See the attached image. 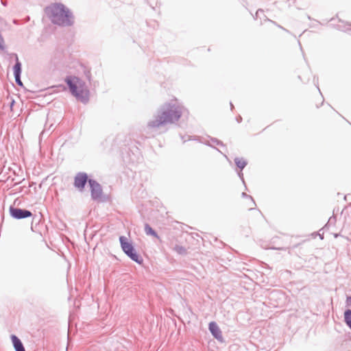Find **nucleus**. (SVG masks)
<instances>
[{
  "mask_svg": "<svg viewBox=\"0 0 351 351\" xmlns=\"http://www.w3.org/2000/svg\"><path fill=\"white\" fill-rule=\"evenodd\" d=\"M344 319L346 324L351 329V310L348 309L344 313Z\"/></svg>",
  "mask_w": 351,
  "mask_h": 351,
  "instance_id": "4468645a",
  "label": "nucleus"
},
{
  "mask_svg": "<svg viewBox=\"0 0 351 351\" xmlns=\"http://www.w3.org/2000/svg\"><path fill=\"white\" fill-rule=\"evenodd\" d=\"M239 176L241 178L243 182H244V179H243V173H239Z\"/></svg>",
  "mask_w": 351,
  "mask_h": 351,
  "instance_id": "6ab92c4d",
  "label": "nucleus"
},
{
  "mask_svg": "<svg viewBox=\"0 0 351 351\" xmlns=\"http://www.w3.org/2000/svg\"><path fill=\"white\" fill-rule=\"evenodd\" d=\"M45 13L51 23L59 26H71L73 24V16L62 3H53L45 8Z\"/></svg>",
  "mask_w": 351,
  "mask_h": 351,
  "instance_id": "f03ea898",
  "label": "nucleus"
},
{
  "mask_svg": "<svg viewBox=\"0 0 351 351\" xmlns=\"http://www.w3.org/2000/svg\"><path fill=\"white\" fill-rule=\"evenodd\" d=\"M14 78H15V82L16 83L20 86H23V82H21V75H18V76H14Z\"/></svg>",
  "mask_w": 351,
  "mask_h": 351,
  "instance_id": "dca6fc26",
  "label": "nucleus"
},
{
  "mask_svg": "<svg viewBox=\"0 0 351 351\" xmlns=\"http://www.w3.org/2000/svg\"><path fill=\"white\" fill-rule=\"evenodd\" d=\"M70 92L78 100L86 104L89 99V90L87 89L85 82L78 77L68 76L65 79Z\"/></svg>",
  "mask_w": 351,
  "mask_h": 351,
  "instance_id": "7ed1b4c3",
  "label": "nucleus"
},
{
  "mask_svg": "<svg viewBox=\"0 0 351 351\" xmlns=\"http://www.w3.org/2000/svg\"><path fill=\"white\" fill-rule=\"evenodd\" d=\"M173 249L176 252L180 255H185L187 253L186 248L182 245H176Z\"/></svg>",
  "mask_w": 351,
  "mask_h": 351,
  "instance_id": "ddd939ff",
  "label": "nucleus"
},
{
  "mask_svg": "<svg viewBox=\"0 0 351 351\" xmlns=\"http://www.w3.org/2000/svg\"><path fill=\"white\" fill-rule=\"evenodd\" d=\"M260 12H263V10H258L256 12V16H258V13H259Z\"/></svg>",
  "mask_w": 351,
  "mask_h": 351,
  "instance_id": "aec40b11",
  "label": "nucleus"
},
{
  "mask_svg": "<svg viewBox=\"0 0 351 351\" xmlns=\"http://www.w3.org/2000/svg\"><path fill=\"white\" fill-rule=\"evenodd\" d=\"M184 108L173 102H167L160 106L149 120L147 127L150 130H158L169 124L177 122L183 114Z\"/></svg>",
  "mask_w": 351,
  "mask_h": 351,
  "instance_id": "f257e3e1",
  "label": "nucleus"
},
{
  "mask_svg": "<svg viewBox=\"0 0 351 351\" xmlns=\"http://www.w3.org/2000/svg\"><path fill=\"white\" fill-rule=\"evenodd\" d=\"M11 339L16 351H25L21 341L16 335H12Z\"/></svg>",
  "mask_w": 351,
  "mask_h": 351,
  "instance_id": "1a4fd4ad",
  "label": "nucleus"
},
{
  "mask_svg": "<svg viewBox=\"0 0 351 351\" xmlns=\"http://www.w3.org/2000/svg\"><path fill=\"white\" fill-rule=\"evenodd\" d=\"M211 141L217 145H220V146L224 145L221 141L217 140V138H211Z\"/></svg>",
  "mask_w": 351,
  "mask_h": 351,
  "instance_id": "f3484780",
  "label": "nucleus"
},
{
  "mask_svg": "<svg viewBox=\"0 0 351 351\" xmlns=\"http://www.w3.org/2000/svg\"><path fill=\"white\" fill-rule=\"evenodd\" d=\"M119 241L122 250L128 257L138 264L142 263V258L136 253L132 243L128 242L125 237L121 236L119 237Z\"/></svg>",
  "mask_w": 351,
  "mask_h": 351,
  "instance_id": "20e7f679",
  "label": "nucleus"
},
{
  "mask_svg": "<svg viewBox=\"0 0 351 351\" xmlns=\"http://www.w3.org/2000/svg\"><path fill=\"white\" fill-rule=\"evenodd\" d=\"M10 213L13 218L16 219H25L32 216L31 211L13 206H10Z\"/></svg>",
  "mask_w": 351,
  "mask_h": 351,
  "instance_id": "423d86ee",
  "label": "nucleus"
},
{
  "mask_svg": "<svg viewBox=\"0 0 351 351\" xmlns=\"http://www.w3.org/2000/svg\"><path fill=\"white\" fill-rule=\"evenodd\" d=\"M346 306H351V296L347 297V299H346Z\"/></svg>",
  "mask_w": 351,
  "mask_h": 351,
  "instance_id": "a211bd4d",
  "label": "nucleus"
},
{
  "mask_svg": "<svg viewBox=\"0 0 351 351\" xmlns=\"http://www.w3.org/2000/svg\"><path fill=\"white\" fill-rule=\"evenodd\" d=\"M88 182V176L86 173L79 172L74 178V186L80 191H83L86 182Z\"/></svg>",
  "mask_w": 351,
  "mask_h": 351,
  "instance_id": "0eeeda50",
  "label": "nucleus"
},
{
  "mask_svg": "<svg viewBox=\"0 0 351 351\" xmlns=\"http://www.w3.org/2000/svg\"><path fill=\"white\" fill-rule=\"evenodd\" d=\"M234 162L236 165L241 169H243L247 165V162L243 158H236L234 159Z\"/></svg>",
  "mask_w": 351,
  "mask_h": 351,
  "instance_id": "f8f14e48",
  "label": "nucleus"
},
{
  "mask_svg": "<svg viewBox=\"0 0 351 351\" xmlns=\"http://www.w3.org/2000/svg\"><path fill=\"white\" fill-rule=\"evenodd\" d=\"M145 232L147 235H152L156 238H159L156 232L147 223L145 225Z\"/></svg>",
  "mask_w": 351,
  "mask_h": 351,
  "instance_id": "9b49d317",
  "label": "nucleus"
},
{
  "mask_svg": "<svg viewBox=\"0 0 351 351\" xmlns=\"http://www.w3.org/2000/svg\"><path fill=\"white\" fill-rule=\"evenodd\" d=\"M242 195V197H246V198H249V199H250V200H251L252 203L253 204V205H254V206L255 205V202H254V200L253 199V198H252V196H250V195H247V193H244V192H243V193H242V195Z\"/></svg>",
  "mask_w": 351,
  "mask_h": 351,
  "instance_id": "2eb2a0df",
  "label": "nucleus"
},
{
  "mask_svg": "<svg viewBox=\"0 0 351 351\" xmlns=\"http://www.w3.org/2000/svg\"><path fill=\"white\" fill-rule=\"evenodd\" d=\"M88 184L90 188L91 197L94 200H98L102 195L101 186L95 180L89 179Z\"/></svg>",
  "mask_w": 351,
  "mask_h": 351,
  "instance_id": "39448f33",
  "label": "nucleus"
},
{
  "mask_svg": "<svg viewBox=\"0 0 351 351\" xmlns=\"http://www.w3.org/2000/svg\"><path fill=\"white\" fill-rule=\"evenodd\" d=\"M14 101L12 100V102H11V104H10L11 107L14 105Z\"/></svg>",
  "mask_w": 351,
  "mask_h": 351,
  "instance_id": "4be33fe9",
  "label": "nucleus"
},
{
  "mask_svg": "<svg viewBox=\"0 0 351 351\" xmlns=\"http://www.w3.org/2000/svg\"><path fill=\"white\" fill-rule=\"evenodd\" d=\"M208 328L210 332L215 339L220 341L223 340L221 331L219 328L218 325L215 322H211L209 324Z\"/></svg>",
  "mask_w": 351,
  "mask_h": 351,
  "instance_id": "6e6552de",
  "label": "nucleus"
},
{
  "mask_svg": "<svg viewBox=\"0 0 351 351\" xmlns=\"http://www.w3.org/2000/svg\"><path fill=\"white\" fill-rule=\"evenodd\" d=\"M241 119H242V118H241V117H239V118H238V119H237V121H238L239 122H240V121H241Z\"/></svg>",
  "mask_w": 351,
  "mask_h": 351,
  "instance_id": "412c9836",
  "label": "nucleus"
},
{
  "mask_svg": "<svg viewBox=\"0 0 351 351\" xmlns=\"http://www.w3.org/2000/svg\"><path fill=\"white\" fill-rule=\"evenodd\" d=\"M14 57H15V60H16V63L13 67V71H14V76H18V75H21V63L20 62V61L19 60V58H18V56L14 53Z\"/></svg>",
  "mask_w": 351,
  "mask_h": 351,
  "instance_id": "9d476101",
  "label": "nucleus"
},
{
  "mask_svg": "<svg viewBox=\"0 0 351 351\" xmlns=\"http://www.w3.org/2000/svg\"><path fill=\"white\" fill-rule=\"evenodd\" d=\"M230 106H231V109H232V108H233V107H234V106H233V104H232L231 102H230Z\"/></svg>",
  "mask_w": 351,
  "mask_h": 351,
  "instance_id": "5701e85b",
  "label": "nucleus"
}]
</instances>
